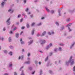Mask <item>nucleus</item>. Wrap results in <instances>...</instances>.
Instances as JSON below:
<instances>
[{
  "label": "nucleus",
  "instance_id": "f257e3e1",
  "mask_svg": "<svg viewBox=\"0 0 75 75\" xmlns=\"http://www.w3.org/2000/svg\"><path fill=\"white\" fill-rule=\"evenodd\" d=\"M72 56L70 57L69 61L66 63V64H68L69 63H71L70 65H72L74 64V60L72 59Z\"/></svg>",
  "mask_w": 75,
  "mask_h": 75
},
{
  "label": "nucleus",
  "instance_id": "f03ea898",
  "mask_svg": "<svg viewBox=\"0 0 75 75\" xmlns=\"http://www.w3.org/2000/svg\"><path fill=\"white\" fill-rule=\"evenodd\" d=\"M41 42H42V43H41L42 44H45V40H42L41 41Z\"/></svg>",
  "mask_w": 75,
  "mask_h": 75
},
{
  "label": "nucleus",
  "instance_id": "7ed1b4c3",
  "mask_svg": "<svg viewBox=\"0 0 75 75\" xmlns=\"http://www.w3.org/2000/svg\"><path fill=\"white\" fill-rule=\"evenodd\" d=\"M8 12L11 11V13H12L14 11L13 10H11V9H9L8 10Z\"/></svg>",
  "mask_w": 75,
  "mask_h": 75
},
{
  "label": "nucleus",
  "instance_id": "20e7f679",
  "mask_svg": "<svg viewBox=\"0 0 75 75\" xmlns=\"http://www.w3.org/2000/svg\"><path fill=\"white\" fill-rule=\"evenodd\" d=\"M23 56H22L21 57H20V56H19V59H23Z\"/></svg>",
  "mask_w": 75,
  "mask_h": 75
},
{
  "label": "nucleus",
  "instance_id": "39448f33",
  "mask_svg": "<svg viewBox=\"0 0 75 75\" xmlns=\"http://www.w3.org/2000/svg\"><path fill=\"white\" fill-rule=\"evenodd\" d=\"M46 33V32L44 31L42 34V36H43V35H44Z\"/></svg>",
  "mask_w": 75,
  "mask_h": 75
},
{
  "label": "nucleus",
  "instance_id": "423d86ee",
  "mask_svg": "<svg viewBox=\"0 0 75 75\" xmlns=\"http://www.w3.org/2000/svg\"><path fill=\"white\" fill-rule=\"evenodd\" d=\"M34 30L33 29L32 31V35H33V34H34Z\"/></svg>",
  "mask_w": 75,
  "mask_h": 75
},
{
  "label": "nucleus",
  "instance_id": "0eeeda50",
  "mask_svg": "<svg viewBox=\"0 0 75 75\" xmlns=\"http://www.w3.org/2000/svg\"><path fill=\"white\" fill-rule=\"evenodd\" d=\"M9 54H10V55H12L13 53L11 52H10L9 53Z\"/></svg>",
  "mask_w": 75,
  "mask_h": 75
},
{
  "label": "nucleus",
  "instance_id": "6e6552de",
  "mask_svg": "<svg viewBox=\"0 0 75 75\" xmlns=\"http://www.w3.org/2000/svg\"><path fill=\"white\" fill-rule=\"evenodd\" d=\"M18 35H19V34L18 33H17L16 34V37L17 38H18Z\"/></svg>",
  "mask_w": 75,
  "mask_h": 75
},
{
  "label": "nucleus",
  "instance_id": "1a4fd4ad",
  "mask_svg": "<svg viewBox=\"0 0 75 75\" xmlns=\"http://www.w3.org/2000/svg\"><path fill=\"white\" fill-rule=\"evenodd\" d=\"M4 4V2H3L1 3V5L2 6H3Z\"/></svg>",
  "mask_w": 75,
  "mask_h": 75
},
{
  "label": "nucleus",
  "instance_id": "9d476101",
  "mask_svg": "<svg viewBox=\"0 0 75 75\" xmlns=\"http://www.w3.org/2000/svg\"><path fill=\"white\" fill-rule=\"evenodd\" d=\"M71 23H69V24L67 25V27H69V26H71Z\"/></svg>",
  "mask_w": 75,
  "mask_h": 75
},
{
  "label": "nucleus",
  "instance_id": "9b49d317",
  "mask_svg": "<svg viewBox=\"0 0 75 75\" xmlns=\"http://www.w3.org/2000/svg\"><path fill=\"white\" fill-rule=\"evenodd\" d=\"M48 57L47 56L46 58L45 59V61H46L47 60H48Z\"/></svg>",
  "mask_w": 75,
  "mask_h": 75
},
{
  "label": "nucleus",
  "instance_id": "f8f14e48",
  "mask_svg": "<svg viewBox=\"0 0 75 75\" xmlns=\"http://www.w3.org/2000/svg\"><path fill=\"white\" fill-rule=\"evenodd\" d=\"M9 42H11V38L10 37L9 40H8Z\"/></svg>",
  "mask_w": 75,
  "mask_h": 75
},
{
  "label": "nucleus",
  "instance_id": "ddd939ff",
  "mask_svg": "<svg viewBox=\"0 0 75 75\" xmlns=\"http://www.w3.org/2000/svg\"><path fill=\"white\" fill-rule=\"evenodd\" d=\"M46 9L47 10V11H48V12H49V11H50V10H49V9H48V8H46Z\"/></svg>",
  "mask_w": 75,
  "mask_h": 75
},
{
  "label": "nucleus",
  "instance_id": "4468645a",
  "mask_svg": "<svg viewBox=\"0 0 75 75\" xmlns=\"http://www.w3.org/2000/svg\"><path fill=\"white\" fill-rule=\"evenodd\" d=\"M26 26L28 28H29V27H30V25L28 24H27Z\"/></svg>",
  "mask_w": 75,
  "mask_h": 75
},
{
  "label": "nucleus",
  "instance_id": "2eb2a0df",
  "mask_svg": "<svg viewBox=\"0 0 75 75\" xmlns=\"http://www.w3.org/2000/svg\"><path fill=\"white\" fill-rule=\"evenodd\" d=\"M73 71H75V66H74L73 67Z\"/></svg>",
  "mask_w": 75,
  "mask_h": 75
},
{
  "label": "nucleus",
  "instance_id": "dca6fc26",
  "mask_svg": "<svg viewBox=\"0 0 75 75\" xmlns=\"http://www.w3.org/2000/svg\"><path fill=\"white\" fill-rule=\"evenodd\" d=\"M4 53H7V51L6 50H4Z\"/></svg>",
  "mask_w": 75,
  "mask_h": 75
},
{
  "label": "nucleus",
  "instance_id": "f3484780",
  "mask_svg": "<svg viewBox=\"0 0 75 75\" xmlns=\"http://www.w3.org/2000/svg\"><path fill=\"white\" fill-rule=\"evenodd\" d=\"M17 29V28L16 27H15V28H14V29H13V31H15Z\"/></svg>",
  "mask_w": 75,
  "mask_h": 75
},
{
  "label": "nucleus",
  "instance_id": "a211bd4d",
  "mask_svg": "<svg viewBox=\"0 0 75 75\" xmlns=\"http://www.w3.org/2000/svg\"><path fill=\"white\" fill-rule=\"evenodd\" d=\"M70 19L69 18L67 20V22H68V21H70Z\"/></svg>",
  "mask_w": 75,
  "mask_h": 75
},
{
  "label": "nucleus",
  "instance_id": "6ab92c4d",
  "mask_svg": "<svg viewBox=\"0 0 75 75\" xmlns=\"http://www.w3.org/2000/svg\"><path fill=\"white\" fill-rule=\"evenodd\" d=\"M51 13H52V14H53V13H54V11L52 10L51 11Z\"/></svg>",
  "mask_w": 75,
  "mask_h": 75
},
{
  "label": "nucleus",
  "instance_id": "aec40b11",
  "mask_svg": "<svg viewBox=\"0 0 75 75\" xmlns=\"http://www.w3.org/2000/svg\"><path fill=\"white\" fill-rule=\"evenodd\" d=\"M42 70H41L40 71V75H41V74H42Z\"/></svg>",
  "mask_w": 75,
  "mask_h": 75
},
{
  "label": "nucleus",
  "instance_id": "412c9836",
  "mask_svg": "<svg viewBox=\"0 0 75 75\" xmlns=\"http://www.w3.org/2000/svg\"><path fill=\"white\" fill-rule=\"evenodd\" d=\"M74 44H75V43H74V44H72L71 47H70L71 49L72 48V47L74 46Z\"/></svg>",
  "mask_w": 75,
  "mask_h": 75
},
{
  "label": "nucleus",
  "instance_id": "4be33fe9",
  "mask_svg": "<svg viewBox=\"0 0 75 75\" xmlns=\"http://www.w3.org/2000/svg\"><path fill=\"white\" fill-rule=\"evenodd\" d=\"M59 45H61V46H63V45H64V44H60Z\"/></svg>",
  "mask_w": 75,
  "mask_h": 75
},
{
  "label": "nucleus",
  "instance_id": "5701e85b",
  "mask_svg": "<svg viewBox=\"0 0 75 75\" xmlns=\"http://www.w3.org/2000/svg\"><path fill=\"white\" fill-rule=\"evenodd\" d=\"M30 53H29L28 54V57H30Z\"/></svg>",
  "mask_w": 75,
  "mask_h": 75
},
{
  "label": "nucleus",
  "instance_id": "b1692460",
  "mask_svg": "<svg viewBox=\"0 0 75 75\" xmlns=\"http://www.w3.org/2000/svg\"><path fill=\"white\" fill-rule=\"evenodd\" d=\"M34 24H35V23H32L31 25V26H33V25H34Z\"/></svg>",
  "mask_w": 75,
  "mask_h": 75
},
{
  "label": "nucleus",
  "instance_id": "393cba45",
  "mask_svg": "<svg viewBox=\"0 0 75 75\" xmlns=\"http://www.w3.org/2000/svg\"><path fill=\"white\" fill-rule=\"evenodd\" d=\"M26 63L27 64H30V62H26Z\"/></svg>",
  "mask_w": 75,
  "mask_h": 75
},
{
  "label": "nucleus",
  "instance_id": "a878e982",
  "mask_svg": "<svg viewBox=\"0 0 75 75\" xmlns=\"http://www.w3.org/2000/svg\"><path fill=\"white\" fill-rule=\"evenodd\" d=\"M26 11H28V8H27L25 10Z\"/></svg>",
  "mask_w": 75,
  "mask_h": 75
},
{
  "label": "nucleus",
  "instance_id": "bb28decb",
  "mask_svg": "<svg viewBox=\"0 0 75 75\" xmlns=\"http://www.w3.org/2000/svg\"><path fill=\"white\" fill-rule=\"evenodd\" d=\"M68 29L69 30V31H71V29H70V28L69 27L68 28Z\"/></svg>",
  "mask_w": 75,
  "mask_h": 75
},
{
  "label": "nucleus",
  "instance_id": "cd10ccee",
  "mask_svg": "<svg viewBox=\"0 0 75 75\" xmlns=\"http://www.w3.org/2000/svg\"><path fill=\"white\" fill-rule=\"evenodd\" d=\"M33 40H32L31 42H29V44H31V43H32V42H33Z\"/></svg>",
  "mask_w": 75,
  "mask_h": 75
},
{
  "label": "nucleus",
  "instance_id": "c85d7f7f",
  "mask_svg": "<svg viewBox=\"0 0 75 75\" xmlns=\"http://www.w3.org/2000/svg\"><path fill=\"white\" fill-rule=\"evenodd\" d=\"M56 24L57 25H59V23H58V22H56Z\"/></svg>",
  "mask_w": 75,
  "mask_h": 75
},
{
  "label": "nucleus",
  "instance_id": "c756f323",
  "mask_svg": "<svg viewBox=\"0 0 75 75\" xmlns=\"http://www.w3.org/2000/svg\"><path fill=\"white\" fill-rule=\"evenodd\" d=\"M22 74H21V75H24V74H23V71H22Z\"/></svg>",
  "mask_w": 75,
  "mask_h": 75
},
{
  "label": "nucleus",
  "instance_id": "7c9ffc66",
  "mask_svg": "<svg viewBox=\"0 0 75 75\" xmlns=\"http://www.w3.org/2000/svg\"><path fill=\"white\" fill-rule=\"evenodd\" d=\"M59 51H61V47H59Z\"/></svg>",
  "mask_w": 75,
  "mask_h": 75
},
{
  "label": "nucleus",
  "instance_id": "2f4dec72",
  "mask_svg": "<svg viewBox=\"0 0 75 75\" xmlns=\"http://www.w3.org/2000/svg\"><path fill=\"white\" fill-rule=\"evenodd\" d=\"M20 17H21V15H19L18 16V18H19Z\"/></svg>",
  "mask_w": 75,
  "mask_h": 75
},
{
  "label": "nucleus",
  "instance_id": "473e14b6",
  "mask_svg": "<svg viewBox=\"0 0 75 75\" xmlns=\"http://www.w3.org/2000/svg\"><path fill=\"white\" fill-rule=\"evenodd\" d=\"M50 48V46H47V47H46V49H48V48Z\"/></svg>",
  "mask_w": 75,
  "mask_h": 75
},
{
  "label": "nucleus",
  "instance_id": "72a5a7b5",
  "mask_svg": "<svg viewBox=\"0 0 75 75\" xmlns=\"http://www.w3.org/2000/svg\"><path fill=\"white\" fill-rule=\"evenodd\" d=\"M41 25V23H39V24H38V25L39 26V25Z\"/></svg>",
  "mask_w": 75,
  "mask_h": 75
},
{
  "label": "nucleus",
  "instance_id": "f704fd0d",
  "mask_svg": "<svg viewBox=\"0 0 75 75\" xmlns=\"http://www.w3.org/2000/svg\"><path fill=\"white\" fill-rule=\"evenodd\" d=\"M49 45H50V47H51V46H52V43H50Z\"/></svg>",
  "mask_w": 75,
  "mask_h": 75
},
{
  "label": "nucleus",
  "instance_id": "c9c22d12",
  "mask_svg": "<svg viewBox=\"0 0 75 75\" xmlns=\"http://www.w3.org/2000/svg\"><path fill=\"white\" fill-rule=\"evenodd\" d=\"M24 43V42H22L21 43V44H23Z\"/></svg>",
  "mask_w": 75,
  "mask_h": 75
},
{
  "label": "nucleus",
  "instance_id": "e433bc0d",
  "mask_svg": "<svg viewBox=\"0 0 75 75\" xmlns=\"http://www.w3.org/2000/svg\"><path fill=\"white\" fill-rule=\"evenodd\" d=\"M21 29H22V30H23V29H24V27H22L21 28Z\"/></svg>",
  "mask_w": 75,
  "mask_h": 75
},
{
  "label": "nucleus",
  "instance_id": "4c0bfd02",
  "mask_svg": "<svg viewBox=\"0 0 75 75\" xmlns=\"http://www.w3.org/2000/svg\"><path fill=\"white\" fill-rule=\"evenodd\" d=\"M7 24L8 25H9L10 24V22H8L7 23Z\"/></svg>",
  "mask_w": 75,
  "mask_h": 75
},
{
  "label": "nucleus",
  "instance_id": "58836bf2",
  "mask_svg": "<svg viewBox=\"0 0 75 75\" xmlns=\"http://www.w3.org/2000/svg\"><path fill=\"white\" fill-rule=\"evenodd\" d=\"M23 1H24V3L25 4L26 3V1L25 0H24Z\"/></svg>",
  "mask_w": 75,
  "mask_h": 75
},
{
  "label": "nucleus",
  "instance_id": "ea45409f",
  "mask_svg": "<svg viewBox=\"0 0 75 75\" xmlns=\"http://www.w3.org/2000/svg\"><path fill=\"white\" fill-rule=\"evenodd\" d=\"M35 71H33V72L32 73V74H34L35 73Z\"/></svg>",
  "mask_w": 75,
  "mask_h": 75
},
{
  "label": "nucleus",
  "instance_id": "a19ab883",
  "mask_svg": "<svg viewBox=\"0 0 75 75\" xmlns=\"http://www.w3.org/2000/svg\"><path fill=\"white\" fill-rule=\"evenodd\" d=\"M10 20V19H8L7 21H6V22L7 23H8V22Z\"/></svg>",
  "mask_w": 75,
  "mask_h": 75
},
{
  "label": "nucleus",
  "instance_id": "79ce46f5",
  "mask_svg": "<svg viewBox=\"0 0 75 75\" xmlns=\"http://www.w3.org/2000/svg\"><path fill=\"white\" fill-rule=\"evenodd\" d=\"M14 75H17V73H16V72H14Z\"/></svg>",
  "mask_w": 75,
  "mask_h": 75
},
{
  "label": "nucleus",
  "instance_id": "37998d69",
  "mask_svg": "<svg viewBox=\"0 0 75 75\" xmlns=\"http://www.w3.org/2000/svg\"><path fill=\"white\" fill-rule=\"evenodd\" d=\"M64 27H63V28H61V30H63V29H64Z\"/></svg>",
  "mask_w": 75,
  "mask_h": 75
},
{
  "label": "nucleus",
  "instance_id": "c03bdc74",
  "mask_svg": "<svg viewBox=\"0 0 75 75\" xmlns=\"http://www.w3.org/2000/svg\"><path fill=\"white\" fill-rule=\"evenodd\" d=\"M49 72L50 73H51L52 72V71H51V70H50L49 71Z\"/></svg>",
  "mask_w": 75,
  "mask_h": 75
},
{
  "label": "nucleus",
  "instance_id": "a18cd8bd",
  "mask_svg": "<svg viewBox=\"0 0 75 75\" xmlns=\"http://www.w3.org/2000/svg\"><path fill=\"white\" fill-rule=\"evenodd\" d=\"M23 33V31H22L21 32V34H22V33Z\"/></svg>",
  "mask_w": 75,
  "mask_h": 75
},
{
  "label": "nucleus",
  "instance_id": "49530a36",
  "mask_svg": "<svg viewBox=\"0 0 75 75\" xmlns=\"http://www.w3.org/2000/svg\"><path fill=\"white\" fill-rule=\"evenodd\" d=\"M48 34H49V35H51V33H50V32H49L48 33Z\"/></svg>",
  "mask_w": 75,
  "mask_h": 75
},
{
  "label": "nucleus",
  "instance_id": "de8ad7c7",
  "mask_svg": "<svg viewBox=\"0 0 75 75\" xmlns=\"http://www.w3.org/2000/svg\"><path fill=\"white\" fill-rule=\"evenodd\" d=\"M3 30H4V31L5 30H6V29L5 28H3Z\"/></svg>",
  "mask_w": 75,
  "mask_h": 75
},
{
  "label": "nucleus",
  "instance_id": "09e8293b",
  "mask_svg": "<svg viewBox=\"0 0 75 75\" xmlns=\"http://www.w3.org/2000/svg\"><path fill=\"white\" fill-rule=\"evenodd\" d=\"M30 17H31V18H32V17H33V15H31L30 16Z\"/></svg>",
  "mask_w": 75,
  "mask_h": 75
},
{
  "label": "nucleus",
  "instance_id": "8fccbe9b",
  "mask_svg": "<svg viewBox=\"0 0 75 75\" xmlns=\"http://www.w3.org/2000/svg\"><path fill=\"white\" fill-rule=\"evenodd\" d=\"M23 21V19H21L20 20V22H22Z\"/></svg>",
  "mask_w": 75,
  "mask_h": 75
},
{
  "label": "nucleus",
  "instance_id": "3c124183",
  "mask_svg": "<svg viewBox=\"0 0 75 75\" xmlns=\"http://www.w3.org/2000/svg\"><path fill=\"white\" fill-rule=\"evenodd\" d=\"M0 40H3V38H0Z\"/></svg>",
  "mask_w": 75,
  "mask_h": 75
},
{
  "label": "nucleus",
  "instance_id": "603ef678",
  "mask_svg": "<svg viewBox=\"0 0 75 75\" xmlns=\"http://www.w3.org/2000/svg\"><path fill=\"white\" fill-rule=\"evenodd\" d=\"M29 69H30V70H31V69H32V68H31V67L30 68H29Z\"/></svg>",
  "mask_w": 75,
  "mask_h": 75
},
{
  "label": "nucleus",
  "instance_id": "864d4df0",
  "mask_svg": "<svg viewBox=\"0 0 75 75\" xmlns=\"http://www.w3.org/2000/svg\"><path fill=\"white\" fill-rule=\"evenodd\" d=\"M35 64H37V61H35Z\"/></svg>",
  "mask_w": 75,
  "mask_h": 75
},
{
  "label": "nucleus",
  "instance_id": "5fc2aeb1",
  "mask_svg": "<svg viewBox=\"0 0 75 75\" xmlns=\"http://www.w3.org/2000/svg\"><path fill=\"white\" fill-rule=\"evenodd\" d=\"M22 52H24V49H22Z\"/></svg>",
  "mask_w": 75,
  "mask_h": 75
},
{
  "label": "nucleus",
  "instance_id": "6e6d98bb",
  "mask_svg": "<svg viewBox=\"0 0 75 75\" xmlns=\"http://www.w3.org/2000/svg\"><path fill=\"white\" fill-rule=\"evenodd\" d=\"M10 48H13V47H12V46H10Z\"/></svg>",
  "mask_w": 75,
  "mask_h": 75
},
{
  "label": "nucleus",
  "instance_id": "4d7b16f0",
  "mask_svg": "<svg viewBox=\"0 0 75 75\" xmlns=\"http://www.w3.org/2000/svg\"><path fill=\"white\" fill-rule=\"evenodd\" d=\"M31 14V12H30L28 13V14Z\"/></svg>",
  "mask_w": 75,
  "mask_h": 75
},
{
  "label": "nucleus",
  "instance_id": "13d9d810",
  "mask_svg": "<svg viewBox=\"0 0 75 75\" xmlns=\"http://www.w3.org/2000/svg\"><path fill=\"white\" fill-rule=\"evenodd\" d=\"M12 33L13 32H12V31H11L10 32V34H12Z\"/></svg>",
  "mask_w": 75,
  "mask_h": 75
},
{
  "label": "nucleus",
  "instance_id": "bf43d9fd",
  "mask_svg": "<svg viewBox=\"0 0 75 75\" xmlns=\"http://www.w3.org/2000/svg\"><path fill=\"white\" fill-rule=\"evenodd\" d=\"M11 66H12V64H10L9 66H10V67H11Z\"/></svg>",
  "mask_w": 75,
  "mask_h": 75
},
{
  "label": "nucleus",
  "instance_id": "052dcab7",
  "mask_svg": "<svg viewBox=\"0 0 75 75\" xmlns=\"http://www.w3.org/2000/svg\"><path fill=\"white\" fill-rule=\"evenodd\" d=\"M20 41H22V39L21 38V39H20Z\"/></svg>",
  "mask_w": 75,
  "mask_h": 75
},
{
  "label": "nucleus",
  "instance_id": "680f3d73",
  "mask_svg": "<svg viewBox=\"0 0 75 75\" xmlns=\"http://www.w3.org/2000/svg\"><path fill=\"white\" fill-rule=\"evenodd\" d=\"M51 34H54V32H52L51 33Z\"/></svg>",
  "mask_w": 75,
  "mask_h": 75
},
{
  "label": "nucleus",
  "instance_id": "e2e57ef3",
  "mask_svg": "<svg viewBox=\"0 0 75 75\" xmlns=\"http://www.w3.org/2000/svg\"><path fill=\"white\" fill-rule=\"evenodd\" d=\"M8 75V74H7V73H6V74H4V75Z\"/></svg>",
  "mask_w": 75,
  "mask_h": 75
},
{
  "label": "nucleus",
  "instance_id": "0e129e2a",
  "mask_svg": "<svg viewBox=\"0 0 75 75\" xmlns=\"http://www.w3.org/2000/svg\"><path fill=\"white\" fill-rule=\"evenodd\" d=\"M57 49H55L54 50L55 51H57Z\"/></svg>",
  "mask_w": 75,
  "mask_h": 75
},
{
  "label": "nucleus",
  "instance_id": "69168bd1",
  "mask_svg": "<svg viewBox=\"0 0 75 75\" xmlns=\"http://www.w3.org/2000/svg\"><path fill=\"white\" fill-rule=\"evenodd\" d=\"M44 17H42V18L41 19H42H42H44Z\"/></svg>",
  "mask_w": 75,
  "mask_h": 75
},
{
  "label": "nucleus",
  "instance_id": "338daca9",
  "mask_svg": "<svg viewBox=\"0 0 75 75\" xmlns=\"http://www.w3.org/2000/svg\"><path fill=\"white\" fill-rule=\"evenodd\" d=\"M39 64L40 65V64H41V62H39Z\"/></svg>",
  "mask_w": 75,
  "mask_h": 75
},
{
  "label": "nucleus",
  "instance_id": "774afa93",
  "mask_svg": "<svg viewBox=\"0 0 75 75\" xmlns=\"http://www.w3.org/2000/svg\"><path fill=\"white\" fill-rule=\"evenodd\" d=\"M28 60H30V58H28Z\"/></svg>",
  "mask_w": 75,
  "mask_h": 75
}]
</instances>
